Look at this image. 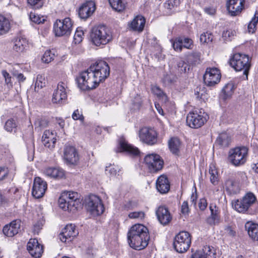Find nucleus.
I'll list each match as a JSON object with an SVG mask.
<instances>
[{
    "label": "nucleus",
    "instance_id": "obj_1",
    "mask_svg": "<svg viewBox=\"0 0 258 258\" xmlns=\"http://www.w3.org/2000/svg\"><path fill=\"white\" fill-rule=\"evenodd\" d=\"M110 68L104 61H97L76 78L78 87L82 90L95 88L109 75Z\"/></svg>",
    "mask_w": 258,
    "mask_h": 258
},
{
    "label": "nucleus",
    "instance_id": "obj_2",
    "mask_svg": "<svg viewBox=\"0 0 258 258\" xmlns=\"http://www.w3.org/2000/svg\"><path fill=\"white\" fill-rule=\"evenodd\" d=\"M127 239L130 246L134 249H144L150 239L148 228L142 224L133 225L127 233Z\"/></svg>",
    "mask_w": 258,
    "mask_h": 258
},
{
    "label": "nucleus",
    "instance_id": "obj_3",
    "mask_svg": "<svg viewBox=\"0 0 258 258\" xmlns=\"http://www.w3.org/2000/svg\"><path fill=\"white\" fill-rule=\"evenodd\" d=\"M90 36L91 42L96 46L105 45L112 39V33L110 30L103 25L93 27Z\"/></svg>",
    "mask_w": 258,
    "mask_h": 258
},
{
    "label": "nucleus",
    "instance_id": "obj_4",
    "mask_svg": "<svg viewBox=\"0 0 258 258\" xmlns=\"http://www.w3.org/2000/svg\"><path fill=\"white\" fill-rule=\"evenodd\" d=\"M248 148L244 146L237 147L229 150L228 160L235 166L244 164L247 159Z\"/></svg>",
    "mask_w": 258,
    "mask_h": 258
},
{
    "label": "nucleus",
    "instance_id": "obj_5",
    "mask_svg": "<svg viewBox=\"0 0 258 258\" xmlns=\"http://www.w3.org/2000/svg\"><path fill=\"white\" fill-rule=\"evenodd\" d=\"M230 64L236 71H243V75L247 78L250 67L248 55L241 53L234 54L230 60Z\"/></svg>",
    "mask_w": 258,
    "mask_h": 258
},
{
    "label": "nucleus",
    "instance_id": "obj_6",
    "mask_svg": "<svg viewBox=\"0 0 258 258\" xmlns=\"http://www.w3.org/2000/svg\"><path fill=\"white\" fill-rule=\"evenodd\" d=\"M73 25V22L69 17L62 20L57 19L53 24V33L57 37L69 36L72 32Z\"/></svg>",
    "mask_w": 258,
    "mask_h": 258
},
{
    "label": "nucleus",
    "instance_id": "obj_7",
    "mask_svg": "<svg viewBox=\"0 0 258 258\" xmlns=\"http://www.w3.org/2000/svg\"><path fill=\"white\" fill-rule=\"evenodd\" d=\"M191 235L187 231L179 232L174 237L173 246L175 250L179 253L186 252L191 244Z\"/></svg>",
    "mask_w": 258,
    "mask_h": 258
},
{
    "label": "nucleus",
    "instance_id": "obj_8",
    "mask_svg": "<svg viewBox=\"0 0 258 258\" xmlns=\"http://www.w3.org/2000/svg\"><path fill=\"white\" fill-rule=\"evenodd\" d=\"M206 115L202 110H195L189 112L186 116L187 124L194 128L201 127L206 121Z\"/></svg>",
    "mask_w": 258,
    "mask_h": 258
},
{
    "label": "nucleus",
    "instance_id": "obj_9",
    "mask_svg": "<svg viewBox=\"0 0 258 258\" xmlns=\"http://www.w3.org/2000/svg\"><path fill=\"white\" fill-rule=\"evenodd\" d=\"M87 210L93 216L102 214L104 210L103 204L100 199L96 195H90L86 201Z\"/></svg>",
    "mask_w": 258,
    "mask_h": 258
},
{
    "label": "nucleus",
    "instance_id": "obj_10",
    "mask_svg": "<svg viewBox=\"0 0 258 258\" xmlns=\"http://www.w3.org/2000/svg\"><path fill=\"white\" fill-rule=\"evenodd\" d=\"M144 161L147 165L150 172H156L160 170L163 166L164 161L157 154L147 155L144 158Z\"/></svg>",
    "mask_w": 258,
    "mask_h": 258
},
{
    "label": "nucleus",
    "instance_id": "obj_11",
    "mask_svg": "<svg viewBox=\"0 0 258 258\" xmlns=\"http://www.w3.org/2000/svg\"><path fill=\"white\" fill-rule=\"evenodd\" d=\"M221 77V73L218 69L207 68L204 76V81L207 86H213L220 82Z\"/></svg>",
    "mask_w": 258,
    "mask_h": 258
},
{
    "label": "nucleus",
    "instance_id": "obj_12",
    "mask_svg": "<svg viewBox=\"0 0 258 258\" xmlns=\"http://www.w3.org/2000/svg\"><path fill=\"white\" fill-rule=\"evenodd\" d=\"M139 136L142 142L150 145L155 144L157 141L156 132L147 127H143L139 131Z\"/></svg>",
    "mask_w": 258,
    "mask_h": 258
},
{
    "label": "nucleus",
    "instance_id": "obj_13",
    "mask_svg": "<svg viewBox=\"0 0 258 258\" xmlns=\"http://www.w3.org/2000/svg\"><path fill=\"white\" fill-rule=\"evenodd\" d=\"M63 159L67 164L76 165L79 161V155L73 146L67 145L63 149Z\"/></svg>",
    "mask_w": 258,
    "mask_h": 258
},
{
    "label": "nucleus",
    "instance_id": "obj_14",
    "mask_svg": "<svg viewBox=\"0 0 258 258\" xmlns=\"http://www.w3.org/2000/svg\"><path fill=\"white\" fill-rule=\"evenodd\" d=\"M67 85L66 83L61 82L58 84L57 89L53 94L52 98L53 103L61 104L65 102L67 98Z\"/></svg>",
    "mask_w": 258,
    "mask_h": 258
},
{
    "label": "nucleus",
    "instance_id": "obj_15",
    "mask_svg": "<svg viewBox=\"0 0 258 258\" xmlns=\"http://www.w3.org/2000/svg\"><path fill=\"white\" fill-rule=\"evenodd\" d=\"M47 184L42 178H34L32 194L36 199L42 197L47 189Z\"/></svg>",
    "mask_w": 258,
    "mask_h": 258
},
{
    "label": "nucleus",
    "instance_id": "obj_16",
    "mask_svg": "<svg viewBox=\"0 0 258 258\" xmlns=\"http://www.w3.org/2000/svg\"><path fill=\"white\" fill-rule=\"evenodd\" d=\"M95 10V3L93 1H88L80 8L78 14L81 19L86 20L94 13Z\"/></svg>",
    "mask_w": 258,
    "mask_h": 258
},
{
    "label": "nucleus",
    "instance_id": "obj_17",
    "mask_svg": "<svg viewBox=\"0 0 258 258\" xmlns=\"http://www.w3.org/2000/svg\"><path fill=\"white\" fill-rule=\"evenodd\" d=\"M27 250L30 254L34 257L39 258L43 252V247L39 243L37 239L34 238L30 239L27 243Z\"/></svg>",
    "mask_w": 258,
    "mask_h": 258
},
{
    "label": "nucleus",
    "instance_id": "obj_18",
    "mask_svg": "<svg viewBox=\"0 0 258 258\" xmlns=\"http://www.w3.org/2000/svg\"><path fill=\"white\" fill-rule=\"evenodd\" d=\"M79 232L76 229L75 226L71 224L67 225L59 234V238L62 242H66L72 240L78 235Z\"/></svg>",
    "mask_w": 258,
    "mask_h": 258
},
{
    "label": "nucleus",
    "instance_id": "obj_19",
    "mask_svg": "<svg viewBox=\"0 0 258 258\" xmlns=\"http://www.w3.org/2000/svg\"><path fill=\"white\" fill-rule=\"evenodd\" d=\"M156 214L159 222L164 226L168 225L172 219L168 208L164 206L158 207L156 211Z\"/></svg>",
    "mask_w": 258,
    "mask_h": 258
},
{
    "label": "nucleus",
    "instance_id": "obj_20",
    "mask_svg": "<svg viewBox=\"0 0 258 258\" xmlns=\"http://www.w3.org/2000/svg\"><path fill=\"white\" fill-rule=\"evenodd\" d=\"M21 226V221L19 220H15L11 222L9 224L5 225L3 229L4 234L8 237H13L18 233Z\"/></svg>",
    "mask_w": 258,
    "mask_h": 258
},
{
    "label": "nucleus",
    "instance_id": "obj_21",
    "mask_svg": "<svg viewBox=\"0 0 258 258\" xmlns=\"http://www.w3.org/2000/svg\"><path fill=\"white\" fill-rule=\"evenodd\" d=\"M56 134L53 131L46 130L42 136V142L45 147L53 149L56 143Z\"/></svg>",
    "mask_w": 258,
    "mask_h": 258
},
{
    "label": "nucleus",
    "instance_id": "obj_22",
    "mask_svg": "<svg viewBox=\"0 0 258 258\" xmlns=\"http://www.w3.org/2000/svg\"><path fill=\"white\" fill-rule=\"evenodd\" d=\"M244 0H229L227 8L231 16L237 15L242 10Z\"/></svg>",
    "mask_w": 258,
    "mask_h": 258
},
{
    "label": "nucleus",
    "instance_id": "obj_23",
    "mask_svg": "<svg viewBox=\"0 0 258 258\" xmlns=\"http://www.w3.org/2000/svg\"><path fill=\"white\" fill-rule=\"evenodd\" d=\"M29 48L28 40L24 37L18 36L14 40L13 49L18 53H22Z\"/></svg>",
    "mask_w": 258,
    "mask_h": 258
},
{
    "label": "nucleus",
    "instance_id": "obj_24",
    "mask_svg": "<svg viewBox=\"0 0 258 258\" xmlns=\"http://www.w3.org/2000/svg\"><path fill=\"white\" fill-rule=\"evenodd\" d=\"M225 188L229 195L237 194L240 191L239 182L235 178H228L225 183Z\"/></svg>",
    "mask_w": 258,
    "mask_h": 258
},
{
    "label": "nucleus",
    "instance_id": "obj_25",
    "mask_svg": "<svg viewBox=\"0 0 258 258\" xmlns=\"http://www.w3.org/2000/svg\"><path fill=\"white\" fill-rule=\"evenodd\" d=\"M146 20L144 17L142 16H137L129 24L131 29L142 32L144 28Z\"/></svg>",
    "mask_w": 258,
    "mask_h": 258
},
{
    "label": "nucleus",
    "instance_id": "obj_26",
    "mask_svg": "<svg viewBox=\"0 0 258 258\" xmlns=\"http://www.w3.org/2000/svg\"><path fill=\"white\" fill-rule=\"evenodd\" d=\"M245 228L248 235L253 240L258 241V224L252 221H247L245 224Z\"/></svg>",
    "mask_w": 258,
    "mask_h": 258
},
{
    "label": "nucleus",
    "instance_id": "obj_27",
    "mask_svg": "<svg viewBox=\"0 0 258 258\" xmlns=\"http://www.w3.org/2000/svg\"><path fill=\"white\" fill-rule=\"evenodd\" d=\"M43 173L45 176L50 177H63L66 176L64 170L60 167H48L44 170Z\"/></svg>",
    "mask_w": 258,
    "mask_h": 258
},
{
    "label": "nucleus",
    "instance_id": "obj_28",
    "mask_svg": "<svg viewBox=\"0 0 258 258\" xmlns=\"http://www.w3.org/2000/svg\"><path fill=\"white\" fill-rule=\"evenodd\" d=\"M168 178H157L156 181V188L161 194L167 192L170 188Z\"/></svg>",
    "mask_w": 258,
    "mask_h": 258
},
{
    "label": "nucleus",
    "instance_id": "obj_29",
    "mask_svg": "<svg viewBox=\"0 0 258 258\" xmlns=\"http://www.w3.org/2000/svg\"><path fill=\"white\" fill-rule=\"evenodd\" d=\"M120 147L123 151H125L130 155L136 156L140 153V151L137 148L128 144L123 140H120Z\"/></svg>",
    "mask_w": 258,
    "mask_h": 258
},
{
    "label": "nucleus",
    "instance_id": "obj_30",
    "mask_svg": "<svg viewBox=\"0 0 258 258\" xmlns=\"http://www.w3.org/2000/svg\"><path fill=\"white\" fill-rule=\"evenodd\" d=\"M234 90V85L229 83L225 85L220 94V97L224 100L228 99L232 96Z\"/></svg>",
    "mask_w": 258,
    "mask_h": 258
},
{
    "label": "nucleus",
    "instance_id": "obj_31",
    "mask_svg": "<svg viewBox=\"0 0 258 258\" xmlns=\"http://www.w3.org/2000/svg\"><path fill=\"white\" fill-rule=\"evenodd\" d=\"M168 146L170 151L175 155H178L181 148V144L177 138H172L168 141Z\"/></svg>",
    "mask_w": 258,
    "mask_h": 258
},
{
    "label": "nucleus",
    "instance_id": "obj_32",
    "mask_svg": "<svg viewBox=\"0 0 258 258\" xmlns=\"http://www.w3.org/2000/svg\"><path fill=\"white\" fill-rule=\"evenodd\" d=\"M179 0H167L164 3V8L167 15H171L174 13L176 8L179 5Z\"/></svg>",
    "mask_w": 258,
    "mask_h": 258
},
{
    "label": "nucleus",
    "instance_id": "obj_33",
    "mask_svg": "<svg viewBox=\"0 0 258 258\" xmlns=\"http://www.w3.org/2000/svg\"><path fill=\"white\" fill-rule=\"evenodd\" d=\"M10 29L9 20L4 16L0 15V36L8 32Z\"/></svg>",
    "mask_w": 258,
    "mask_h": 258
},
{
    "label": "nucleus",
    "instance_id": "obj_34",
    "mask_svg": "<svg viewBox=\"0 0 258 258\" xmlns=\"http://www.w3.org/2000/svg\"><path fill=\"white\" fill-rule=\"evenodd\" d=\"M217 143L222 147H228L230 142L231 138L230 136L226 133L221 134L216 140Z\"/></svg>",
    "mask_w": 258,
    "mask_h": 258
},
{
    "label": "nucleus",
    "instance_id": "obj_35",
    "mask_svg": "<svg viewBox=\"0 0 258 258\" xmlns=\"http://www.w3.org/2000/svg\"><path fill=\"white\" fill-rule=\"evenodd\" d=\"M200 251L204 258H215L216 252L214 248L213 247L206 245Z\"/></svg>",
    "mask_w": 258,
    "mask_h": 258
},
{
    "label": "nucleus",
    "instance_id": "obj_36",
    "mask_svg": "<svg viewBox=\"0 0 258 258\" xmlns=\"http://www.w3.org/2000/svg\"><path fill=\"white\" fill-rule=\"evenodd\" d=\"M151 90L152 93L162 101L166 102L168 100L167 95L159 87L153 86L152 87Z\"/></svg>",
    "mask_w": 258,
    "mask_h": 258
},
{
    "label": "nucleus",
    "instance_id": "obj_37",
    "mask_svg": "<svg viewBox=\"0 0 258 258\" xmlns=\"http://www.w3.org/2000/svg\"><path fill=\"white\" fill-rule=\"evenodd\" d=\"M120 169L118 167L114 165H109L106 166L105 174L108 176H116L120 175L119 172Z\"/></svg>",
    "mask_w": 258,
    "mask_h": 258
},
{
    "label": "nucleus",
    "instance_id": "obj_38",
    "mask_svg": "<svg viewBox=\"0 0 258 258\" xmlns=\"http://www.w3.org/2000/svg\"><path fill=\"white\" fill-rule=\"evenodd\" d=\"M177 80V76L171 72H169L164 75L162 81L165 85L168 86L176 82Z\"/></svg>",
    "mask_w": 258,
    "mask_h": 258
},
{
    "label": "nucleus",
    "instance_id": "obj_39",
    "mask_svg": "<svg viewBox=\"0 0 258 258\" xmlns=\"http://www.w3.org/2000/svg\"><path fill=\"white\" fill-rule=\"evenodd\" d=\"M110 6L116 11L120 12L125 8L124 4L121 0H108Z\"/></svg>",
    "mask_w": 258,
    "mask_h": 258
},
{
    "label": "nucleus",
    "instance_id": "obj_40",
    "mask_svg": "<svg viewBox=\"0 0 258 258\" xmlns=\"http://www.w3.org/2000/svg\"><path fill=\"white\" fill-rule=\"evenodd\" d=\"M244 203L247 206L248 208L251 206L256 201V197L254 194L251 192L247 193L242 198Z\"/></svg>",
    "mask_w": 258,
    "mask_h": 258
},
{
    "label": "nucleus",
    "instance_id": "obj_41",
    "mask_svg": "<svg viewBox=\"0 0 258 258\" xmlns=\"http://www.w3.org/2000/svg\"><path fill=\"white\" fill-rule=\"evenodd\" d=\"M29 18L31 21L37 24L43 23L46 20L45 17L40 16L35 12H31L29 14Z\"/></svg>",
    "mask_w": 258,
    "mask_h": 258
},
{
    "label": "nucleus",
    "instance_id": "obj_42",
    "mask_svg": "<svg viewBox=\"0 0 258 258\" xmlns=\"http://www.w3.org/2000/svg\"><path fill=\"white\" fill-rule=\"evenodd\" d=\"M233 207L236 211L240 213H244L248 209L247 206L244 203L242 199L240 200H237L233 205Z\"/></svg>",
    "mask_w": 258,
    "mask_h": 258
},
{
    "label": "nucleus",
    "instance_id": "obj_43",
    "mask_svg": "<svg viewBox=\"0 0 258 258\" xmlns=\"http://www.w3.org/2000/svg\"><path fill=\"white\" fill-rule=\"evenodd\" d=\"M46 81L45 77L42 75H38L37 76L36 82L35 84L34 90L36 92H38L39 89L42 88L45 86Z\"/></svg>",
    "mask_w": 258,
    "mask_h": 258
},
{
    "label": "nucleus",
    "instance_id": "obj_44",
    "mask_svg": "<svg viewBox=\"0 0 258 258\" xmlns=\"http://www.w3.org/2000/svg\"><path fill=\"white\" fill-rule=\"evenodd\" d=\"M258 22V13H255L251 21L248 25V31L249 33H253L255 32L256 26Z\"/></svg>",
    "mask_w": 258,
    "mask_h": 258
},
{
    "label": "nucleus",
    "instance_id": "obj_45",
    "mask_svg": "<svg viewBox=\"0 0 258 258\" xmlns=\"http://www.w3.org/2000/svg\"><path fill=\"white\" fill-rule=\"evenodd\" d=\"M200 39L202 43H209L213 41V35L209 32H204L201 35Z\"/></svg>",
    "mask_w": 258,
    "mask_h": 258
},
{
    "label": "nucleus",
    "instance_id": "obj_46",
    "mask_svg": "<svg viewBox=\"0 0 258 258\" xmlns=\"http://www.w3.org/2000/svg\"><path fill=\"white\" fill-rule=\"evenodd\" d=\"M54 53L50 50H46L43 54L41 58L43 62L45 63L50 62L54 57Z\"/></svg>",
    "mask_w": 258,
    "mask_h": 258
},
{
    "label": "nucleus",
    "instance_id": "obj_47",
    "mask_svg": "<svg viewBox=\"0 0 258 258\" xmlns=\"http://www.w3.org/2000/svg\"><path fill=\"white\" fill-rule=\"evenodd\" d=\"M68 200L66 198V195L62 193L58 199V203L59 207L64 211L68 210Z\"/></svg>",
    "mask_w": 258,
    "mask_h": 258
},
{
    "label": "nucleus",
    "instance_id": "obj_48",
    "mask_svg": "<svg viewBox=\"0 0 258 258\" xmlns=\"http://www.w3.org/2000/svg\"><path fill=\"white\" fill-rule=\"evenodd\" d=\"M174 49L177 52H181L183 48L182 37H178L175 39L172 42Z\"/></svg>",
    "mask_w": 258,
    "mask_h": 258
},
{
    "label": "nucleus",
    "instance_id": "obj_49",
    "mask_svg": "<svg viewBox=\"0 0 258 258\" xmlns=\"http://www.w3.org/2000/svg\"><path fill=\"white\" fill-rule=\"evenodd\" d=\"M16 126L17 125L15 121L13 119L11 118L8 119L5 123V128L7 131L12 132L16 128Z\"/></svg>",
    "mask_w": 258,
    "mask_h": 258
},
{
    "label": "nucleus",
    "instance_id": "obj_50",
    "mask_svg": "<svg viewBox=\"0 0 258 258\" xmlns=\"http://www.w3.org/2000/svg\"><path fill=\"white\" fill-rule=\"evenodd\" d=\"M195 94L198 99L204 101L207 98V95L206 94L204 89L201 90L200 88L197 87L195 90Z\"/></svg>",
    "mask_w": 258,
    "mask_h": 258
},
{
    "label": "nucleus",
    "instance_id": "obj_51",
    "mask_svg": "<svg viewBox=\"0 0 258 258\" xmlns=\"http://www.w3.org/2000/svg\"><path fill=\"white\" fill-rule=\"evenodd\" d=\"M84 35V32L81 30L77 29L74 36V42L75 44H79L82 42L83 40V36Z\"/></svg>",
    "mask_w": 258,
    "mask_h": 258
},
{
    "label": "nucleus",
    "instance_id": "obj_52",
    "mask_svg": "<svg viewBox=\"0 0 258 258\" xmlns=\"http://www.w3.org/2000/svg\"><path fill=\"white\" fill-rule=\"evenodd\" d=\"M142 104L141 97L139 95H137L132 100V104L135 109H139Z\"/></svg>",
    "mask_w": 258,
    "mask_h": 258
},
{
    "label": "nucleus",
    "instance_id": "obj_53",
    "mask_svg": "<svg viewBox=\"0 0 258 258\" xmlns=\"http://www.w3.org/2000/svg\"><path fill=\"white\" fill-rule=\"evenodd\" d=\"M182 42L183 48L188 49H192L193 46V41L188 38L182 37Z\"/></svg>",
    "mask_w": 258,
    "mask_h": 258
},
{
    "label": "nucleus",
    "instance_id": "obj_54",
    "mask_svg": "<svg viewBox=\"0 0 258 258\" xmlns=\"http://www.w3.org/2000/svg\"><path fill=\"white\" fill-rule=\"evenodd\" d=\"M63 194L66 195L68 200L79 201V194L77 192L68 191Z\"/></svg>",
    "mask_w": 258,
    "mask_h": 258
},
{
    "label": "nucleus",
    "instance_id": "obj_55",
    "mask_svg": "<svg viewBox=\"0 0 258 258\" xmlns=\"http://www.w3.org/2000/svg\"><path fill=\"white\" fill-rule=\"evenodd\" d=\"M128 217L131 219H143L145 217V213L142 211L134 212L128 214Z\"/></svg>",
    "mask_w": 258,
    "mask_h": 258
},
{
    "label": "nucleus",
    "instance_id": "obj_56",
    "mask_svg": "<svg viewBox=\"0 0 258 258\" xmlns=\"http://www.w3.org/2000/svg\"><path fill=\"white\" fill-rule=\"evenodd\" d=\"M210 211L211 212V217L212 219L214 220V222H217L219 220V215L218 211L217 210V207L215 205L214 206H210Z\"/></svg>",
    "mask_w": 258,
    "mask_h": 258
},
{
    "label": "nucleus",
    "instance_id": "obj_57",
    "mask_svg": "<svg viewBox=\"0 0 258 258\" xmlns=\"http://www.w3.org/2000/svg\"><path fill=\"white\" fill-rule=\"evenodd\" d=\"M29 5L34 9H39L43 6V0H28Z\"/></svg>",
    "mask_w": 258,
    "mask_h": 258
},
{
    "label": "nucleus",
    "instance_id": "obj_58",
    "mask_svg": "<svg viewBox=\"0 0 258 258\" xmlns=\"http://www.w3.org/2000/svg\"><path fill=\"white\" fill-rule=\"evenodd\" d=\"M234 32L232 30H227L223 32L222 37L226 41H230L234 35Z\"/></svg>",
    "mask_w": 258,
    "mask_h": 258
},
{
    "label": "nucleus",
    "instance_id": "obj_59",
    "mask_svg": "<svg viewBox=\"0 0 258 258\" xmlns=\"http://www.w3.org/2000/svg\"><path fill=\"white\" fill-rule=\"evenodd\" d=\"M79 203V201H72V200H68V210L67 211H72L73 208L76 209L77 208Z\"/></svg>",
    "mask_w": 258,
    "mask_h": 258
},
{
    "label": "nucleus",
    "instance_id": "obj_60",
    "mask_svg": "<svg viewBox=\"0 0 258 258\" xmlns=\"http://www.w3.org/2000/svg\"><path fill=\"white\" fill-rule=\"evenodd\" d=\"M72 118L74 120H80L81 121H83L84 119L82 113L78 109L74 111L72 114Z\"/></svg>",
    "mask_w": 258,
    "mask_h": 258
},
{
    "label": "nucleus",
    "instance_id": "obj_61",
    "mask_svg": "<svg viewBox=\"0 0 258 258\" xmlns=\"http://www.w3.org/2000/svg\"><path fill=\"white\" fill-rule=\"evenodd\" d=\"M209 173L212 177H217V176H219L217 169L214 165H210L209 168Z\"/></svg>",
    "mask_w": 258,
    "mask_h": 258
},
{
    "label": "nucleus",
    "instance_id": "obj_62",
    "mask_svg": "<svg viewBox=\"0 0 258 258\" xmlns=\"http://www.w3.org/2000/svg\"><path fill=\"white\" fill-rule=\"evenodd\" d=\"M3 76L5 79V82L7 84H10L12 85L11 77L10 74L5 70H3L2 72Z\"/></svg>",
    "mask_w": 258,
    "mask_h": 258
},
{
    "label": "nucleus",
    "instance_id": "obj_63",
    "mask_svg": "<svg viewBox=\"0 0 258 258\" xmlns=\"http://www.w3.org/2000/svg\"><path fill=\"white\" fill-rule=\"evenodd\" d=\"M181 211L182 214H187L189 212L188 205L187 201H184L181 205Z\"/></svg>",
    "mask_w": 258,
    "mask_h": 258
},
{
    "label": "nucleus",
    "instance_id": "obj_64",
    "mask_svg": "<svg viewBox=\"0 0 258 258\" xmlns=\"http://www.w3.org/2000/svg\"><path fill=\"white\" fill-rule=\"evenodd\" d=\"M198 206H199V209L201 210H202V211L204 210L207 208V203L206 200L205 199H200V202L198 204Z\"/></svg>",
    "mask_w": 258,
    "mask_h": 258
}]
</instances>
